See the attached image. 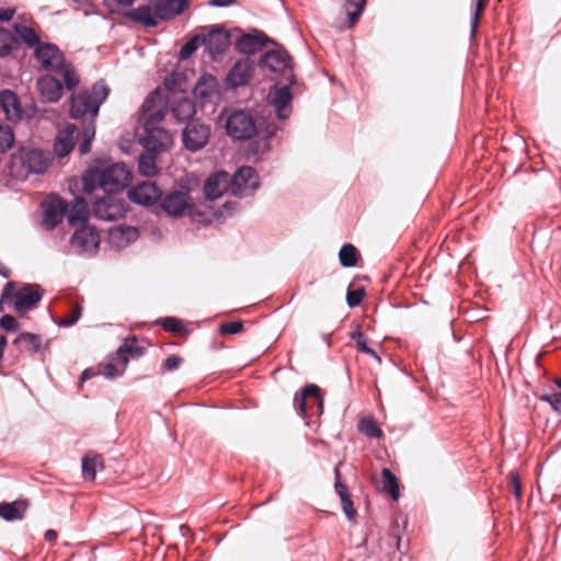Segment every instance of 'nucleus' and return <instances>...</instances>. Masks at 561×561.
Here are the masks:
<instances>
[{
  "instance_id": "1",
  "label": "nucleus",
  "mask_w": 561,
  "mask_h": 561,
  "mask_svg": "<svg viewBox=\"0 0 561 561\" xmlns=\"http://www.w3.org/2000/svg\"><path fill=\"white\" fill-rule=\"evenodd\" d=\"M167 104L158 90L151 92L141 105L140 121L145 135L140 144L145 150L163 152L172 144L171 135L162 127L157 126L165 114Z\"/></svg>"
},
{
  "instance_id": "2",
  "label": "nucleus",
  "mask_w": 561,
  "mask_h": 561,
  "mask_svg": "<svg viewBox=\"0 0 561 561\" xmlns=\"http://www.w3.org/2000/svg\"><path fill=\"white\" fill-rule=\"evenodd\" d=\"M103 181V195H96L93 210H128L118 195L133 180V173L125 163H113L100 170Z\"/></svg>"
},
{
  "instance_id": "3",
  "label": "nucleus",
  "mask_w": 561,
  "mask_h": 561,
  "mask_svg": "<svg viewBox=\"0 0 561 561\" xmlns=\"http://www.w3.org/2000/svg\"><path fill=\"white\" fill-rule=\"evenodd\" d=\"M84 196H75L71 202H66L58 194H48L41 203L39 210H90L96 195H103V181L100 170H89L82 176Z\"/></svg>"
},
{
  "instance_id": "4",
  "label": "nucleus",
  "mask_w": 561,
  "mask_h": 561,
  "mask_svg": "<svg viewBox=\"0 0 561 561\" xmlns=\"http://www.w3.org/2000/svg\"><path fill=\"white\" fill-rule=\"evenodd\" d=\"M225 114L226 134L233 140L244 141L256 135L270 139L276 134L277 126L275 124H267L262 128L249 110H226Z\"/></svg>"
},
{
  "instance_id": "5",
  "label": "nucleus",
  "mask_w": 561,
  "mask_h": 561,
  "mask_svg": "<svg viewBox=\"0 0 561 561\" xmlns=\"http://www.w3.org/2000/svg\"><path fill=\"white\" fill-rule=\"evenodd\" d=\"M34 57L43 70L60 73L68 90H73L79 84L80 80L75 67L66 61L64 53L57 45L43 43L34 50Z\"/></svg>"
},
{
  "instance_id": "6",
  "label": "nucleus",
  "mask_w": 561,
  "mask_h": 561,
  "mask_svg": "<svg viewBox=\"0 0 561 561\" xmlns=\"http://www.w3.org/2000/svg\"><path fill=\"white\" fill-rule=\"evenodd\" d=\"M91 215H94L98 219L108 221L117 218V216L112 213H69V216L67 217L68 222L71 226H80L71 237V244L73 248L82 252L96 250L101 241L96 229L89 225Z\"/></svg>"
},
{
  "instance_id": "7",
  "label": "nucleus",
  "mask_w": 561,
  "mask_h": 561,
  "mask_svg": "<svg viewBox=\"0 0 561 561\" xmlns=\"http://www.w3.org/2000/svg\"><path fill=\"white\" fill-rule=\"evenodd\" d=\"M108 87L104 80L95 82L91 90H84L71 98L70 116L75 119L84 118L87 115L94 119L99 114L100 106L107 99Z\"/></svg>"
},
{
  "instance_id": "8",
  "label": "nucleus",
  "mask_w": 561,
  "mask_h": 561,
  "mask_svg": "<svg viewBox=\"0 0 561 561\" xmlns=\"http://www.w3.org/2000/svg\"><path fill=\"white\" fill-rule=\"evenodd\" d=\"M294 405L305 419L320 416L323 412L321 389L314 383L307 385L300 393H296Z\"/></svg>"
},
{
  "instance_id": "9",
  "label": "nucleus",
  "mask_w": 561,
  "mask_h": 561,
  "mask_svg": "<svg viewBox=\"0 0 561 561\" xmlns=\"http://www.w3.org/2000/svg\"><path fill=\"white\" fill-rule=\"evenodd\" d=\"M260 65L272 72L283 76L286 82L296 84L293 59L285 49H273L266 51L260 59Z\"/></svg>"
},
{
  "instance_id": "10",
  "label": "nucleus",
  "mask_w": 561,
  "mask_h": 561,
  "mask_svg": "<svg viewBox=\"0 0 561 561\" xmlns=\"http://www.w3.org/2000/svg\"><path fill=\"white\" fill-rule=\"evenodd\" d=\"M259 175L255 169L249 165H243L232 176L229 175V191L238 197L252 194L259 187Z\"/></svg>"
},
{
  "instance_id": "11",
  "label": "nucleus",
  "mask_w": 561,
  "mask_h": 561,
  "mask_svg": "<svg viewBox=\"0 0 561 561\" xmlns=\"http://www.w3.org/2000/svg\"><path fill=\"white\" fill-rule=\"evenodd\" d=\"M195 198L190 183H180L179 188L162 195L160 210H195Z\"/></svg>"
},
{
  "instance_id": "12",
  "label": "nucleus",
  "mask_w": 561,
  "mask_h": 561,
  "mask_svg": "<svg viewBox=\"0 0 561 561\" xmlns=\"http://www.w3.org/2000/svg\"><path fill=\"white\" fill-rule=\"evenodd\" d=\"M209 136V126L198 119H193L187 122L183 129L182 141L187 150L196 152L207 145Z\"/></svg>"
},
{
  "instance_id": "13",
  "label": "nucleus",
  "mask_w": 561,
  "mask_h": 561,
  "mask_svg": "<svg viewBox=\"0 0 561 561\" xmlns=\"http://www.w3.org/2000/svg\"><path fill=\"white\" fill-rule=\"evenodd\" d=\"M128 199L142 207L154 206L161 201L162 190L151 181H142L127 191Z\"/></svg>"
},
{
  "instance_id": "14",
  "label": "nucleus",
  "mask_w": 561,
  "mask_h": 561,
  "mask_svg": "<svg viewBox=\"0 0 561 561\" xmlns=\"http://www.w3.org/2000/svg\"><path fill=\"white\" fill-rule=\"evenodd\" d=\"M22 167L31 173L42 174L51 163L50 153L37 148H24L20 151Z\"/></svg>"
},
{
  "instance_id": "15",
  "label": "nucleus",
  "mask_w": 561,
  "mask_h": 561,
  "mask_svg": "<svg viewBox=\"0 0 561 561\" xmlns=\"http://www.w3.org/2000/svg\"><path fill=\"white\" fill-rule=\"evenodd\" d=\"M291 85L293 84H290L289 82H286L283 85L277 83L270 91V103L274 107V111L278 119L284 121L288 118L291 113L293 95L289 90Z\"/></svg>"
},
{
  "instance_id": "16",
  "label": "nucleus",
  "mask_w": 561,
  "mask_h": 561,
  "mask_svg": "<svg viewBox=\"0 0 561 561\" xmlns=\"http://www.w3.org/2000/svg\"><path fill=\"white\" fill-rule=\"evenodd\" d=\"M41 299L39 286L27 284L20 289L15 287L12 300L14 310L18 313L24 314L35 308Z\"/></svg>"
},
{
  "instance_id": "17",
  "label": "nucleus",
  "mask_w": 561,
  "mask_h": 561,
  "mask_svg": "<svg viewBox=\"0 0 561 561\" xmlns=\"http://www.w3.org/2000/svg\"><path fill=\"white\" fill-rule=\"evenodd\" d=\"M203 36L202 43L205 46L206 51L213 57L222 55L229 45V35L220 26H213L207 34H201Z\"/></svg>"
},
{
  "instance_id": "18",
  "label": "nucleus",
  "mask_w": 561,
  "mask_h": 561,
  "mask_svg": "<svg viewBox=\"0 0 561 561\" xmlns=\"http://www.w3.org/2000/svg\"><path fill=\"white\" fill-rule=\"evenodd\" d=\"M139 237V231L134 226L117 225L107 230V241L111 247L121 250L128 247Z\"/></svg>"
},
{
  "instance_id": "19",
  "label": "nucleus",
  "mask_w": 561,
  "mask_h": 561,
  "mask_svg": "<svg viewBox=\"0 0 561 561\" xmlns=\"http://www.w3.org/2000/svg\"><path fill=\"white\" fill-rule=\"evenodd\" d=\"M254 66L250 59L237 61L227 75V84L232 88L243 87L249 83L253 76Z\"/></svg>"
},
{
  "instance_id": "20",
  "label": "nucleus",
  "mask_w": 561,
  "mask_h": 561,
  "mask_svg": "<svg viewBox=\"0 0 561 561\" xmlns=\"http://www.w3.org/2000/svg\"><path fill=\"white\" fill-rule=\"evenodd\" d=\"M79 135V128L73 125H67L60 130L54 141V152L58 158L67 157L75 148V139Z\"/></svg>"
},
{
  "instance_id": "21",
  "label": "nucleus",
  "mask_w": 561,
  "mask_h": 561,
  "mask_svg": "<svg viewBox=\"0 0 561 561\" xmlns=\"http://www.w3.org/2000/svg\"><path fill=\"white\" fill-rule=\"evenodd\" d=\"M0 108L10 122H19L23 118V108L16 93L9 89L0 91Z\"/></svg>"
},
{
  "instance_id": "22",
  "label": "nucleus",
  "mask_w": 561,
  "mask_h": 561,
  "mask_svg": "<svg viewBox=\"0 0 561 561\" xmlns=\"http://www.w3.org/2000/svg\"><path fill=\"white\" fill-rule=\"evenodd\" d=\"M229 190V173L219 171L211 174L205 182L203 192L207 201H215Z\"/></svg>"
},
{
  "instance_id": "23",
  "label": "nucleus",
  "mask_w": 561,
  "mask_h": 561,
  "mask_svg": "<svg viewBox=\"0 0 561 561\" xmlns=\"http://www.w3.org/2000/svg\"><path fill=\"white\" fill-rule=\"evenodd\" d=\"M36 87L41 95L50 103L58 102L62 96V85L59 80L50 75L37 79Z\"/></svg>"
},
{
  "instance_id": "24",
  "label": "nucleus",
  "mask_w": 561,
  "mask_h": 561,
  "mask_svg": "<svg viewBox=\"0 0 561 561\" xmlns=\"http://www.w3.org/2000/svg\"><path fill=\"white\" fill-rule=\"evenodd\" d=\"M267 42L264 33L254 31L242 35L236 43V49L245 55H252L261 50Z\"/></svg>"
},
{
  "instance_id": "25",
  "label": "nucleus",
  "mask_w": 561,
  "mask_h": 561,
  "mask_svg": "<svg viewBox=\"0 0 561 561\" xmlns=\"http://www.w3.org/2000/svg\"><path fill=\"white\" fill-rule=\"evenodd\" d=\"M194 96L199 99L202 103L213 102L218 95V83L214 76L204 75L196 82L193 89Z\"/></svg>"
},
{
  "instance_id": "26",
  "label": "nucleus",
  "mask_w": 561,
  "mask_h": 561,
  "mask_svg": "<svg viewBox=\"0 0 561 561\" xmlns=\"http://www.w3.org/2000/svg\"><path fill=\"white\" fill-rule=\"evenodd\" d=\"M186 0H154L153 9L156 16L161 21H168L181 14Z\"/></svg>"
},
{
  "instance_id": "27",
  "label": "nucleus",
  "mask_w": 561,
  "mask_h": 561,
  "mask_svg": "<svg viewBox=\"0 0 561 561\" xmlns=\"http://www.w3.org/2000/svg\"><path fill=\"white\" fill-rule=\"evenodd\" d=\"M125 16L135 22L138 23L145 27H156L158 25L159 19L156 16L154 9L149 4L139 5L135 9L129 10L126 12Z\"/></svg>"
},
{
  "instance_id": "28",
  "label": "nucleus",
  "mask_w": 561,
  "mask_h": 561,
  "mask_svg": "<svg viewBox=\"0 0 561 561\" xmlns=\"http://www.w3.org/2000/svg\"><path fill=\"white\" fill-rule=\"evenodd\" d=\"M28 505L27 500H16L11 503L2 502L0 503V517L8 522L21 520L24 518Z\"/></svg>"
},
{
  "instance_id": "29",
  "label": "nucleus",
  "mask_w": 561,
  "mask_h": 561,
  "mask_svg": "<svg viewBox=\"0 0 561 561\" xmlns=\"http://www.w3.org/2000/svg\"><path fill=\"white\" fill-rule=\"evenodd\" d=\"M171 112L173 117L180 123L193 121L196 113L195 103L188 98H181L173 102Z\"/></svg>"
},
{
  "instance_id": "30",
  "label": "nucleus",
  "mask_w": 561,
  "mask_h": 561,
  "mask_svg": "<svg viewBox=\"0 0 561 561\" xmlns=\"http://www.w3.org/2000/svg\"><path fill=\"white\" fill-rule=\"evenodd\" d=\"M127 364L128 358H122L115 353L107 363L99 365V373L108 379H114L124 374Z\"/></svg>"
},
{
  "instance_id": "31",
  "label": "nucleus",
  "mask_w": 561,
  "mask_h": 561,
  "mask_svg": "<svg viewBox=\"0 0 561 561\" xmlns=\"http://www.w3.org/2000/svg\"><path fill=\"white\" fill-rule=\"evenodd\" d=\"M157 154V152L144 149V152L138 158V171L141 175L150 178L158 174Z\"/></svg>"
},
{
  "instance_id": "32",
  "label": "nucleus",
  "mask_w": 561,
  "mask_h": 561,
  "mask_svg": "<svg viewBox=\"0 0 561 561\" xmlns=\"http://www.w3.org/2000/svg\"><path fill=\"white\" fill-rule=\"evenodd\" d=\"M145 352L146 347L138 344L137 337L129 336L125 339L124 343L116 351V354L122 358H128V355L138 358L141 357Z\"/></svg>"
},
{
  "instance_id": "33",
  "label": "nucleus",
  "mask_w": 561,
  "mask_h": 561,
  "mask_svg": "<svg viewBox=\"0 0 561 561\" xmlns=\"http://www.w3.org/2000/svg\"><path fill=\"white\" fill-rule=\"evenodd\" d=\"M13 343L21 350L28 352L30 354H35L41 348L42 340L39 335L30 332H23L16 336Z\"/></svg>"
},
{
  "instance_id": "34",
  "label": "nucleus",
  "mask_w": 561,
  "mask_h": 561,
  "mask_svg": "<svg viewBox=\"0 0 561 561\" xmlns=\"http://www.w3.org/2000/svg\"><path fill=\"white\" fill-rule=\"evenodd\" d=\"M19 45V38L14 33L0 27V58L8 57Z\"/></svg>"
},
{
  "instance_id": "35",
  "label": "nucleus",
  "mask_w": 561,
  "mask_h": 561,
  "mask_svg": "<svg viewBox=\"0 0 561 561\" xmlns=\"http://www.w3.org/2000/svg\"><path fill=\"white\" fill-rule=\"evenodd\" d=\"M382 476V491L389 494L392 500L397 501L400 497V486L399 481L394 473L388 469L383 468L381 471Z\"/></svg>"
},
{
  "instance_id": "36",
  "label": "nucleus",
  "mask_w": 561,
  "mask_h": 561,
  "mask_svg": "<svg viewBox=\"0 0 561 561\" xmlns=\"http://www.w3.org/2000/svg\"><path fill=\"white\" fill-rule=\"evenodd\" d=\"M367 0H346L344 3V8L346 11V15L348 19V27L352 28L360 19Z\"/></svg>"
},
{
  "instance_id": "37",
  "label": "nucleus",
  "mask_w": 561,
  "mask_h": 561,
  "mask_svg": "<svg viewBox=\"0 0 561 561\" xmlns=\"http://www.w3.org/2000/svg\"><path fill=\"white\" fill-rule=\"evenodd\" d=\"M14 31L19 36L18 38H20L30 48H34V50L43 44L37 33L28 26L14 24Z\"/></svg>"
},
{
  "instance_id": "38",
  "label": "nucleus",
  "mask_w": 561,
  "mask_h": 561,
  "mask_svg": "<svg viewBox=\"0 0 561 561\" xmlns=\"http://www.w3.org/2000/svg\"><path fill=\"white\" fill-rule=\"evenodd\" d=\"M103 468L102 458L96 454H88L82 458V473L85 480H94L98 468Z\"/></svg>"
},
{
  "instance_id": "39",
  "label": "nucleus",
  "mask_w": 561,
  "mask_h": 561,
  "mask_svg": "<svg viewBox=\"0 0 561 561\" xmlns=\"http://www.w3.org/2000/svg\"><path fill=\"white\" fill-rule=\"evenodd\" d=\"M172 218H181L184 215H188L190 221L197 226H206L211 222V220L217 217L220 219L222 213H167Z\"/></svg>"
},
{
  "instance_id": "40",
  "label": "nucleus",
  "mask_w": 561,
  "mask_h": 561,
  "mask_svg": "<svg viewBox=\"0 0 561 561\" xmlns=\"http://www.w3.org/2000/svg\"><path fill=\"white\" fill-rule=\"evenodd\" d=\"M340 263L344 267H353L357 264L359 252L351 244H344L339 252Z\"/></svg>"
},
{
  "instance_id": "41",
  "label": "nucleus",
  "mask_w": 561,
  "mask_h": 561,
  "mask_svg": "<svg viewBox=\"0 0 561 561\" xmlns=\"http://www.w3.org/2000/svg\"><path fill=\"white\" fill-rule=\"evenodd\" d=\"M488 0H473L472 1V13L470 21V35L472 38L477 35V30L482 12L486 7Z\"/></svg>"
},
{
  "instance_id": "42",
  "label": "nucleus",
  "mask_w": 561,
  "mask_h": 561,
  "mask_svg": "<svg viewBox=\"0 0 561 561\" xmlns=\"http://www.w3.org/2000/svg\"><path fill=\"white\" fill-rule=\"evenodd\" d=\"M14 133L12 128L0 122V152L9 151L14 145Z\"/></svg>"
},
{
  "instance_id": "43",
  "label": "nucleus",
  "mask_w": 561,
  "mask_h": 561,
  "mask_svg": "<svg viewBox=\"0 0 561 561\" xmlns=\"http://www.w3.org/2000/svg\"><path fill=\"white\" fill-rule=\"evenodd\" d=\"M351 337H352V340H354L356 342V346H357L358 351H360V352L376 358L378 362H380V357L378 356V354L367 345V339L360 330L354 331L351 334Z\"/></svg>"
},
{
  "instance_id": "44",
  "label": "nucleus",
  "mask_w": 561,
  "mask_h": 561,
  "mask_svg": "<svg viewBox=\"0 0 561 561\" xmlns=\"http://www.w3.org/2000/svg\"><path fill=\"white\" fill-rule=\"evenodd\" d=\"M359 431L367 437L380 438L382 431L373 419H363L359 423Z\"/></svg>"
},
{
  "instance_id": "45",
  "label": "nucleus",
  "mask_w": 561,
  "mask_h": 561,
  "mask_svg": "<svg viewBox=\"0 0 561 561\" xmlns=\"http://www.w3.org/2000/svg\"><path fill=\"white\" fill-rule=\"evenodd\" d=\"M43 219L41 221V227L44 230H53L55 229L59 224H61L64 219V215L69 216V213H43Z\"/></svg>"
},
{
  "instance_id": "46",
  "label": "nucleus",
  "mask_w": 561,
  "mask_h": 561,
  "mask_svg": "<svg viewBox=\"0 0 561 561\" xmlns=\"http://www.w3.org/2000/svg\"><path fill=\"white\" fill-rule=\"evenodd\" d=\"M203 36L201 34H196L188 42H186L180 49V59L185 60L190 58L196 49L203 45L202 43Z\"/></svg>"
},
{
  "instance_id": "47",
  "label": "nucleus",
  "mask_w": 561,
  "mask_h": 561,
  "mask_svg": "<svg viewBox=\"0 0 561 561\" xmlns=\"http://www.w3.org/2000/svg\"><path fill=\"white\" fill-rule=\"evenodd\" d=\"M159 323L163 327L164 330L169 332H173L179 335H184L186 333V330L183 325V323L173 317H168L164 319H161Z\"/></svg>"
},
{
  "instance_id": "48",
  "label": "nucleus",
  "mask_w": 561,
  "mask_h": 561,
  "mask_svg": "<svg viewBox=\"0 0 561 561\" xmlns=\"http://www.w3.org/2000/svg\"><path fill=\"white\" fill-rule=\"evenodd\" d=\"M82 314V306L80 304H75L71 307L70 313L64 318H61L58 322L60 327H71L78 322Z\"/></svg>"
},
{
  "instance_id": "49",
  "label": "nucleus",
  "mask_w": 561,
  "mask_h": 561,
  "mask_svg": "<svg viewBox=\"0 0 561 561\" xmlns=\"http://www.w3.org/2000/svg\"><path fill=\"white\" fill-rule=\"evenodd\" d=\"M366 293L364 288L348 289L346 294V302L351 308L360 305Z\"/></svg>"
},
{
  "instance_id": "50",
  "label": "nucleus",
  "mask_w": 561,
  "mask_h": 561,
  "mask_svg": "<svg viewBox=\"0 0 561 561\" xmlns=\"http://www.w3.org/2000/svg\"><path fill=\"white\" fill-rule=\"evenodd\" d=\"M15 289V282H8L1 293L0 297V312L4 311V305L13 299Z\"/></svg>"
},
{
  "instance_id": "51",
  "label": "nucleus",
  "mask_w": 561,
  "mask_h": 561,
  "mask_svg": "<svg viewBox=\"0 0 561 561\" xmlns=\"http://www.w3.org/2000/svg\"><path fill=\"white\" fill-rule=\"evenodd\" d=\"M243 330L242 321H231L221 323L219 327L220 334H237Z\"/></svg>"
},
{
  "instance_id": "52",
  "label": "nucleus",
  "mask_w": 561,
  "mask_h": 561,
  "mask_svg": "<svg viewBox=\"0 0 561 561\" xmlns=\"http://www.w3.org/2000/svg\"><path fill=\"white\" fill-rule=\"evenodd\" d=\"M340 500H341V505H342L343 512L345 513L346 517L351 522H354L357 513H356V510L354 508V504H353V501L351 500V496L344 495V497H341Z\"/></svg>"
},
{
  "instance_id": "53",
  "label": "nucleus",
  "mask_w": 561,
  "mask_h": 561,
  "mask_svg": "<svg viewBox=\"0 0 561 561\" xmlns=\"http://www.w3.org/2000/svg\"><path fill=\"white\" fill-rule=\"evenodd\" d=\"M0 327L8 332H16L20 325L13 316L4 314L0 318Z\"/></svg>"
},
{
  "instance_id": "54",
  "label": "nucleus",
  "mask_w": 561,
  "mask_h": 561,
  "mask_svg": "<svg viewBox=\"0 0 561 561\" xmlns=\"http://www.w3.org/2000/svg\"><path fill=\"white\" fill-rule=\"evenodd\" d=\"M540 399L548 402L552 409L561 415V392L543 394Z\"/></svg>"
},
{
  "instance_id": "55",
  "label": "nucleus",
  "mask_w": 561,
  "mask_h": 561,
  "mask_svg": "<svg viewBox=\"0 0 561 561\" xmlns=\"http://www.w3.org/2000/svg\"><path fill=\"white\" fill-rule=\"evenodd\" d=\"M510 479H511L512 493L514 494V496L517 500H520L522 495H523V488H522V481H520L518 474L516 472H511Z\"/></svg>"
},
{
  "instance_id": "56",
  "label": "nucleus",
  "mask_w": 561,
  "mask_h": 561,
  "mask_svg": "<svg viewBox=\"0 0 561 561\" xmlns=\"http://www.w3.org/2000/svg\"><path fill=\"white\" fill-rule=\"evenodd\" d=\"M334 476H335V484H334V488H335V492L337 493V495L341 497H344V495H350L348 493V489H347V485L344 484L342 481H341V473H340V470L339 468L336 467L334 469Z\"/></svg>"
},
{
  "instance_id": "57",
  "label": "nucleus",
  "mask_w": 561,
  "mask_h": 561,
  "mask_svg": "<svg viewBox=\"0 0 561 561\" xmlns=\"http://www.w3.org/2000/svg\"><path fill=\"white\" fill-rule=\"evenodd\" d=\"M182 362V357L178 355H171L163 362L162 367L164 370L168 371L175 370L176 368H179Z\"/></svg>"
},
{
  "instance_id": "58",
  "label": "nucleus",
  "mask_w": 561,
  "mask_h": 561,
  "mask_svg": "<svg viewBox=\"0 0 561 561\" xmlns=\"http://www.w3.org/2000/svg\"><path fill=\"white\" fill-rule=\"evenodd\" d=\"M95 137V125L94 121L91 119L82 130V139L93 140Z\"/></svg>"
},
{
  "instance_id": "59",
  "label": "nucleus",
  "mask_w": 561,
  "mask_h": 561,
  "mask_svg": "<svg viewBox=\"0 0 561 561\" xmlns=\"http://www.w3.org/2000/svg\"><path fill=\"white\" fill-rule=\"evenodd\" d=\"M14 13L15 9L13 8H0V21H10L13 18Z\"/></svg>"
},
{
  "instance_id": "60",
  "label": "nucleus",
  "mask_w": 561,
  "mask_h": 561,
  "mask_svg": "<svg viewBox=\"0 0 561 561\" xmlns=\"http://www.w3.org/2000/svg\"><path fill=\"white\" fill-rule=\"evenodd\" d=\"M91 144H92L91 140L82 139V141L79 145V152H80L81 156L87 154V153L90 152Z\"/></svg>"
},
{
  "instance_id": "61",
  "label": "nucleus",
  "mask_w": 561,
  "mask_h": 561,
  "mask_svg": "<svg viewBox=\"0 0 561 561\" xmlns=\"http://www.w3.org/2000/svg\"><path fill=\"white\" fill-rule=\"evenodd\" d=\"M233 2H234V0H210L209 5L222 8V7H228V5L232 4Z\"/></svg>"
},
{
  "instance_id": "62",
  "label": "nucleus",
  "mask_w": 561,
  "mask_h": 561,
  "mask_svg": "<svg viewBox=\"0 0 561 561\" xmlns=\"http://www.w3.org/2000/svg\"><path fill=\"white\" fill-rule=\"evenodd\" d=\"M99 374H100L99 369L98 370H93L92 368L85 369L81 375V381L92 378Z\"/></svg>"
},
{
  "instance_id": "63",
  "label": "nucleus",
  "mask_w": 561,
  "mask_h": 561,
  "mask_svg": "<svg viewBox=\"0 0 561 561\" xmlns=\"http://www.w3.org/2000/svg\"><path fill=\"white\" fill-rule=\"evenodd\" d=\"M57 531L54 530V529H48L46 533H45V539L47 541H55L57 539Z\"/></svg>"
},
{
  "instance_id": "64",
  "label": "nucleus",
  "mask_w": 561,
  "mask_h": 561,
  "mask_svg": "<svg viewBox=\"0 0 561 561\" xmlns=\"http://www.w3.org/2000/svg\"><path fill=\"white\" fill-rule=\"evenodd\" d=\"M11 273V270L0 261V275L3 277H10Z\"/></svg>"
}]
</instances>
